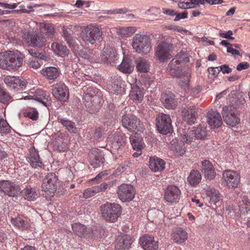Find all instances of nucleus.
Here are the masks:
<instances>
[{"instance_id": "obj_1", "label": "nucleus", "mask_w": 250, "mask_h": 250, "mask_svg": "<svg viewBox=\"0 0 250 250\" xmlns=\"http://www.w3.org/2000/svg\"><path fill=\"white\" fill-rule=\"evenodd\" d=\"M189 62V59L185 55L177 54L169 63L167 70L168 74L179 79V85L183 89H188L191 78L189 70L183 71L184 63Z\"/></svg>"}, {"instance_id": "obj_2", "label": "nucleus", "mask_w": 250, "mask_h": 250, "mask_svg": "<svg viewBox=\"0 0 250 250\" xmlns=\"http://www.w3.org/2000/svg\"><path fill=\"white\" fill-rule=\"evenodd\" d=\"M23 57L18 51L0 53V67L9 71L17 70L21 66Z\"/></svg>"}, {"instance_id": "obj_3", "label": "nucleus", "mask_w": 250, "mask_h": 250, "mask_svg": "<svg viewBox=\"0 0 250 250\" xmlns=\"http://www.w3.org/2000/svg\"><path fill=\"white\" fill-rule=\"evenodd\" d=\"M72 229L75 235L88 241L101 237L100 231L97 227L92 228L80 223H75L72 224Z\"/></svg>"}, {"instance_id": "obj_4", "label": "nucleus", "mask_w": 250, "mask_h": 250, "mask_svg": "<svg viewBox=\"0 0 250 250\" xmlns=\"http://www.w3.org/2000/svg\"><path fill=\"white\" fill-rule=\"evenodd\" d=\"M132 46L138 53L147 54L151 50L150 39L147 35L136 34L132 38Z\"/></svg>"}, {"instance_id": "obj_5", "label": "nucleus", "mask_w": 250, "mask_h": 250, "mask_svg": "<svg viewBox=\"0 0 250 250\" xmlns=\"http://www.w3.org/2000/svg\"><path fill=\"white\" fill-rule=\"evenodd\" d=\"M102 31L101 28L94 25H89L82 31V38L86 44H94L102 39Z\"/></svg>"}, {"instance_id": "obj_6", "label": "nucleus", "mask_w": 250, "mask_h": 250, "mask_svg": "<svg viewBox=\"0 0 250 250\" xmlns=\"http://www.w3.org/2000/svg\"><path fill=\"white\" fill-rule=\"evenodd\" d=\"M102 217L107 221L115 222L121 213V206L116 203H106L101 206Z\"/></svg>"}, {"instance_id": "obj_7", "label": "nucleus", "mask_w": 250, "mask_h": 250, "mask_svg": "<svg viewBox=\"0 0 250 250\" xmlns=\"http://www.w3.org/2000/svg\"><path fill=\"white\" fill-rule=\"evenodd\" d=\"M58 178L54 173H50L46 175L43 180L42 190L43 195L47 199H50L54 195L57 189Z\"/></svg>"}, {"instance_id": "obj_8", "label": "nucleus", "mask_w": 250, "mask_h": 250, "mask_svg": "<svg viewBox=\"0 0 250 250\" xmlns=\"http://www.w3.org/2000/svg\"><path fill=\"white\" fill-rule=\"evenodd\" d=\"M22 32V37L30 46L41 47L45 45V38L40 32H31L25 28Z\"/></svg>"}, {"instance_id": "obj_9", "label": "nucleus", "mask_w": 250, "mask_h": 250, "mask_svg": "<svg viewBox=\"0 0 250 250\" xmlns=\"http://www.w3.org/2000/svg\"><path fill=\"white\" fill-rule=\"evenodd\" d=\"M172 48V44L166 42H161L155 48L156 59L161 62H166L171 56Z\"/></svg>"}, {"instance_id": "obj_10", "label": "nucleus", "mask_w": 250, "mask_h": 250, "mask_svg": "<svg viewBox=\"0 0 250 250\" xmlns=\"http://www.w3.org/2000/svg\"><path fill=\"white\" fill-rule=\"evenodd\" d=\"M122 124L125 128L130 131L141 132L144 129V125L140 120L133 116H123Z\"/></svg>"}, {"instance_id": "obj_11", "label": "nucleus", "mask_w": 250, "mask_h": 250, "mask_svg": "<svg viewBox=\"0 0 250 250\" xmlns=\"http://www.w3.org/2000/svg\"><path fill=\"white\" fill-rule=\"evenodd\" d=\"M156 120L158 130L161 133L167 134L172 131L171 120L169 115L160 113Z\"/></svg>"}, {"instance_id": "obj_12", "label": "nucleus", "mask_w": 250, "mask_h": 250, "mask_svg": "<svg viewBox=\"0 0 250 250\" xmlns=\"http://www.w3.org/2000/svg\"><path fill=\"white\" fill-rule=\"evenodd\" d=\"M222 114L225 122L229 125L234 126L240 122L236 111L232 106L224 107Z\"/></svg>"}, {"instance_id": "obj_13", "label": "nucleus", "mask_w": 250, "mask_h": 250, "mask_svg": "<svg viewBox=\"0 0 250 250\" xmlns=\"http://www.w3.org/2000/svg\"><path fill=\"white\" fill-rule=\"evenodd\" d=\"M117 193L123 202H129L134 198L135 191L131 185L123 184L118 188Z\"/></svg>"}, {"instance_id": "obj_14", "label": "nucleus", "mask_w": 250, "mask_h": 250, "mask_svg": "<svg viewBox=\"0 0 250 250\" xmlns=\"http://www.w3.org/2000/svg\"><path fill=\"white\" fill-rule=\"evenodd\" d=\"M52 87V95L56 99L65 102L68 99V88L63 83H57L54 84Z\"/></svg>"}, {"instance_id": "obj_15", "label": "nucleus", "mask_w": 250, "mask_h": 250, "mask_svg": "<svg viewBox=\"0 0 250 250\" xmlns=\"http://www.w3.org/2000/svg\"><path fill=\"white\" fill-rule=\"evenodd\" d=\"M223 179L229 188L237 187L240 181V176L236 171L225 170L223 173Z\"/></svg>"}, {"instance_id": "obj_16", "label": "nucleus", "mask_w": 250, "mask_h": 250, "mask_svg": "<svg viewBox=\"0 0 250 250\" xmlns=\"http://www.w3.org/2000/svg\"><path fill=\"white\" fill-rule=\"evenodd\" d=\"M101 61L106 64L113 65L116 63L119 57L116 50L110 46H105L101 53Z\"/></svg>"}, {"instance_id": "obj_17", "label": "nucleus", "mask_w": 250, "mask_h": 250, "mask_svg": "<svg viewBox=\"0 0 250 250\" xmlns=\"http://www.w3.org/2000/svg\"><path fill=\"white\" fill-rule=\"evenodd\" d=\"M20 190V187L14 182L7 180L0 182V190L9 196H17Z\"/></svg>"}, {"instance_id": "obj_18", "label": "nucleus", "mask_w": 250, "mask_h": 250, "mask_svg": "<svg viewBox=\"0 0 250 250\" xmlns=\"http://www.w3.org/2000/svg\"><path fill=\"white\" fill-rule=\"evenodd\" d=\"M4 82L11 89L23 90L26 88L27 82L19 77L7 76L4 79Z\"/></svg>"}, {"instance_id": "obj_19", "label": "nucleus", "mask_w": 250, "mask_h": 250, "mask_svg": "<svg viewBox=\"0 0 250 250\" xmlns=\"http://www.w3.org/2000/svg\"><path fill=\"white\" fill-rule=\"evenodd\" d=\"M88 160L93 167H98L103 165L104 159L103 153L99 149L93 148L88 153Z\"/></svg>"}, {"instance_id": "obj_20", "label": "nucleus", "mask_w": 250, "mask_h": 250, "mask_svg": "<svg viewBox=\"0 0 250 250\" xmlns=\"http://www.w3.org/2000/svg\"><path fill=\"white\" fill-rule=\"evenodd\" d=\"M198 110L197 108L193 106L184 108L182 114L184 121L190 125L194 124L197 117Z\"/></svg>"}, {"instance_id": "obj_21", "label": "nucleus", "mask_w": 250, "mask_h": 250, "mask_svg": "<svg viewBox=\"0 0 250 250\" xmlns=\"http://www.w3.org/2000/svg\"><path fill=\"white\" fill-rule=\"evenodd\" d=\"M139 243L145 250H156L158 248V242L154 237L145 235L140 238Z\"/></svg>"}, {"instance_id": "obj_22", "label": "nucleus", "mask_w": 250, "mask_h": 250, "mask_svg": "<svg viewBox=\"0 0 250 250\" xmlns=\"http://www.w3.org/2000/svg\"><path fill=\"white\" fill-rule=\"evenodd\" d=\"M181 191L178 187L174 186H168L165 194V199L170 203L177 202L179 199Z\"/></svg>"}, {"instance_id": "obj_23", "label": "nucleus", "mask_w": 250, "mask_h": 250, "mask_svg": "<svg viewBox=\"0 0 250 250\" xmlns=\"http://www.w3.org/2000/svg\"><path fill=\"white\" fill-rule=\"evenodd\" d=\"M207 118L208 125L212 127H219L222 124V117L217 111H209L207 113Z\"/></svg>"}, {"instance_id": "obj_24", "label": "nucleus", "mask_w": 250, "mask_h": 250, "mask_svg": "<svg viewBox=\"0 0 250 250\" xmlns=\"http://www.w3.org/2000/svg\"><path fill=\"white\" fill-rule=\"evenodd\" d=\"M202 171L205 177L209 180L213 179L216 175L215 169L212 163L208 160H205L202 162Z\"/></svg>"}, {"instance_id": "obj_25", "label": "nucleus", "mask_w": 250, "mask_h": 250, "mask_svg": "<svg viewBox=\"0 0 250 250\" xmlns=\"http://www.w3.org/2000/svg\"><path fill=\"white\" fill-rule=\"evenodd\" d=\"M29 151V162L30 165L34 168H41L43 164L40 158L38 151L34 147L30 148Z\"/></svg>"}, {"instance_id": "obj_26", "label": "nucleus", "mask_w": 250, "mask_h": 250, "mask_svg": "<svg viewBox=\"0 0 250 250\" xmlns=\"http://www.w3.org/2000/svg\"><path fill=\"white\" fill-rule=\"evenodd\" d=\"M161 101L164 106L168 109H173L177 105L175 96L171 93H163L162 95Z\"/></svg>"}, {"instance_id": "obj_27", "label": "nucleus", "mask_w": 250, "mask_h": 250, "mask_svg": "<svg viewBox=\"0 0 250 250\" xmlns=\"http://www.w3.org/2000/svg\"><path fill=\"white\" fill-rule=\"evenodd\" d=\"M171 237L175 243L181 244L187 239L188 233L183 229L178 227L173 229Z\"/></svg>"}, {"instance_id": "obj_28", "label": "nucleus", "mask_w": 250, "mask_h": 250, "mask_svg": "<svg viewBox=\"0 0 250 250\" xmlns=\"http://www.w3.org/2000/svg\"><path fill=\"white\" fill-rule=\"evenodd\" d=\"M149 163L150 169L154 172L161 171L165 167V162L158 157H150Z\"/></svg>"}, {"instance_id": "obj_29", "label": "nucleus", "mask_w": 250, "mask_h": 250, "mask_svg": "<svg viewBox=\"0 0 250 250\" xmlns=\"http://www.w3.org/2000/svg\"><path fill=\"white\" fill-rule=\"evenodd\" d=\"M118 69L124 73H131L134 69L131 59L127 56H125L121 63L118 65Z\"/></svg>"}, {"instance_id": "obj_30", "label": "nucleus", "mask_w": 250, "mask_h": 250, "mask_svg": "<svg viewBox=\"0 0 250 250\" xmlns=\"http://www.w3.org/2000/svg\"><path fill=\"white\" fill-rule=\"evenodd\" d=\"M11 223L22 230L27 229L30 228L28 219L23 216H18L15 218H12Z\"/></svg>"}, {"instance_id": "obj_31", "label": "nucleus", "mask_w": 250, "mask_h": 250, "mask_svg": "<svg viewBox=\"0 0 250 250\" xmlns=\"http://www.w3.org/2000/svg\"><path fill=\"white\" fill-rule=\"evenodd\" d=\"M169 147L180 155H183L186 152V147L182 140L179 141L177 139H172L170 142Z\"/></svg>"}, {"instance_id": "obj_32", "label": "nucleus", "mask_w": 250, "mask_h": 250, "mask_svg": "<svg viewBox=\"0 0 250 250\" xmlns=\"http://www.w3.org/2000/svg\"><path fill=\"white\" fill-rule=\"evenodd\" d=\"M42 75L45 78L50 80H54L59 76V69L55 67H47L42 69L41 71Z\"/></svg>"}, {"instance_id": "obj_33", "label": "nucleus", "mask_w": 250, "mask_h": 250, "mask_svg": "<svg viewBox=\"0 0 250 250\" xmlns=\"http://www.w3.org/2000/svg\"><path fill=\"white\" fill-rule=\"evenodd\" d=\"M40 32L43 37L48 38H52L55 35V30L53 26L50 23H41L39 26Z\"/></svg>"}, {"instance_id": "obj_34", "label": "nucleus", "mask_w": 250, "mask_h": 250, "mask_svg": "<svg viewBox=\"0 0 250 250\" xmlns=\"http://www.w3.org/2000/svg\"><path fill=\"white\" fill-rule=\"evenodd\" d=\"M129 95L131 99L135 103H141L144 98L143 89L139 86L134 85L131 87Z\"/></svg>"}, {"instance_id": "obj_35", "label": "nucleus", "mask_w": 250, "mask_h": 250, "mask_svg": "<svg viewBox=\"0 0 250 250\" xmlns=\"http://www.w3.org/2000/svg\"><path fill=\"white\" fill-rule=\"evenodd\" d=\"M21 193L24 198L28 201H34L38 197V191L30 187L25 188Z\"/></svg>"}, {"instance_id": "obj_36", "label": "nucleus", "mask_w": 250, "mask_h": 250, "mask_svg": "<svg viewBox=\"0 0 250 250\" xmlns=\"http://www.w3.org/2000/svg\"><path fill=\"white\" fill-rule=\"evenodd\" d=\"M202 176L197 170H192L188 177V182L192 187H195L201 182Z\"/></svg>"}, {"instance_id": "obj_37", "label": "nucleus", "mask_w": 250, "mask_h": 250, "mask_svg": "<svg viewBox=\"0 0 250 250\" xmlns=\"http://www.w3.org/2000/svg\"><path fill=\"white\" fill-rule=\"evenodd\" d=\"M51 48L55 53L61 56H66L69 53V51L66 46L57 42L52 44Z\"/></svg>"}, {"instance_id": "obj_38", "label": "nucleus", "mask_w": 250, "mask_h": 250, "mask_svg": "<svg viewBox=\"0 0 250 250\" xmlns=\"http://www.w3.org/2000/svg\"><path fill=\"white\" fill-rule=\"evenodd\" d=\"M58 121L71 133L77 132V128L74 122L61 117H58Z\"/></svg>"}, {"instance_id": "obj_39", "label": "nucleus", "mask_w": 250, "mask_h": 250, "mask_svg": "<svg viewBox=\"0 0 250 250\" xmlns=\"http://www.w3.org/2000/svg\"><path fill=\"white\" fill-rule=\"evenodd\" d=\"M207 200L211 204H216L221 199V196L218 191L211 189L207 191Z\"/></svg>"}, {"instance_id": "obj_40", "label": "nucleus", "mask_w": 250, "mask_h": 250, "mask_svg": "<svg viewBox=\"0 0 250 250\" xmlns=\"http://www.w3.org/2000/svg\"><path fill=\"white\" fill-rule=\"evenodd\" d=\"M240 214H245L250 211V202L247 198L243 197L238 202Z\"/></svg>"}, {"instance_id": "obj_41", "label": "nucleus", "mask_w": 250, "mask_h": 250, "mask_svg": "<svg viewBox=\"0 0 250 250\" xmlns=\"http://www.w3.org/2000/svg\"><path fill=\"white\" fill-rule=\"evenodd\" d=\"M34 100L42 103L45 106H47L48 101V94L46 91L41 89H37L35 92Z\"/></svg>"}, {"instance_id": "obj_42", "label": "nucleus", "mask_w": 250, "mask_h": 250, "mask_svg": "<svg viewBox=\"0 0 250 250\" xmlns=\"http://www.w3.org/2000/svg\"><path fill=\"white\" fill-rule=\"evenodd\" d=\"M63 37L72 50L76 51L78 49V45L76 43L75 39L66 30L63 31Z\"/></svg>"}, {"instance_id": "obj_43", "label": "nucleus", "mask_w": 250, "mask_h": 250, "mask_svg": "<svg viewBox=\"0 0 250 250\" xmlns=\"http://www.w3.org/2000/svg\"><path fill=\"white\" fill-rule=\"evenodd\" d=\"M136 68L140 72H147L149 70V64L146 61L140 58L136 61Z\"/></svg>"}, {"instance_id": "obj_44", "label": "nucleus", "mask_w": 250, "mask_h": 250, "mask_svg": "<svg viewBox=\"0 0 250 250\" xmlns=\"http://www.w3.org/2000/svg\"><path fill=\"white\" fill-rule=\"evenodd\" d=\"M98 89L93 88V87H88L85 92V95L83 97L84 101L88 102L92 98H97L96 94L98 93Z\"/></svg>"}, {"instance_id": "obj_45", "label": "nucleus", "mask_w": 250, "mask_h": 250, "mask_svg": "<svg viewBox=\"0 0 250 250\" xmlns=\"http://www.w3.org/2000/svg\"><path fill=\"white\" fill-rule=\"evenodd\" d=\"M194 132L193 136L195 139H202L206 136V128L201 125L198 126L194 130H191Z\"/></svg>"}, {"instance_id": "obj_46", "label": "nucleus", "mask_w": 250, "mask_h": 250, "mask_svg": "<svg viewBox=\"0 0 250 250\" xmlns=\"http://www.w3.org/2000/svg\"><path fill=\"white\" fill-rule=\"evenodd\" d=\"M136 27L133 26L124 27L120 29L119 33L122 37H128L135 33Z\"/></svg>"}, {"instance_id": "obj_47", "label": "nucleus", "mask_w": 250, "mask_h": 250, "mask_svg": "<svg viewBox=\"0 0 250 250\" xmlns=\"http://www.w3.org/2000/svg\"><path fill=\"white\" fill-rule=\"evenodd\" d=\"M193 134L194 132L192 131L188 130L187 132H184L183 134H181L182 140L184 143H190L195 140Z\"/></svg>"}, {"instance_id": "obj_48", "label": "nucleus", "mask_w": 250, "mask_h": 250, "mask_svg": "<svg viewBox=\"0 0 250 250\" xmlns=\"http://www.w3.org/2000/svg\"><path fill=\"white\" fill-rule=\"evenodd\" d=\"M25 117H28L32 120H37L39 117V113L35 108H30L23 112Z\"/></svg>"}, {"instance_id": "obj_49", "label": "nucleus", "mask_w": 250, "mask_h": 250, "mask_svg": "<svg viewBox=\"0 0 250 250\" xmlns=\"http://www.w3.org/2000/svg\"><path fill=\"white\" fill-rule=\"evenodd\" d=\"M80 56L84 59L87 60L90 62L96 61L95 55L90 50H83L80 53Z\"/></svg>"}, {"instance_id": "obj_50", "label": "nucleus", "mask_w": 250, "mask_h": 250, "mask_svg": "<svg viewBox=\"0 0 250 250\" xmlns=\"http://www.w3.org/2000/svg\"><path fill=\"white\" fill-rule=\"evenodd\" d=\"M11 128L7 121L0 117V133H8L11 131Z\"/></svg>"}, {"instance_id": "obj_51", "label": "nucleus", "mask_w": 250, "mask_h": 250, "mask_svg": "<svg viewBox=\"0 0 250 250\" xmlns=\"http://www.w3.org/2000/svg\"><path fill=\"white\" fill-rule=\"evenodd\" d=\"M99 193L96 186L85 189L83 192V197L85 198H90Z\"/></svg>"}, {"instance_id": "obj_52", "label": "nucleus", "mask_w": 250, "mask_h": 250, "mask_svg": "<svg viewBox=\"0 0 250 250\" xmlns=\"http://www.w3.org/2000/svg\"><path fill=\"white\" fill-rule=\"evenodd\" d=\"M122 242L120 243V247L122 249H128L130 248L132 244V240L130 237H125L121 239Z\"/></svg>"}, {"instance_id": "obj_53", "label": "nucleus", "mask_w": 250, "mask_h": 250, "mask_svg": "<svg viewBox=\"0 0 250 250\" xmlns=\"http://www.w3.org/2000/svg\"><path fill=\"white\" fill-rule=\"evenodd\" d=\"M11 99V97L6 91L0 90V102L5 104L8 102Z\"/></svg>"}, {"instance_id": "obj_54", "label": "nucleus", "mask_w": 250, "mask_h": 250, "mask_svg": "<svg viewBox=\"0 0 250 250\" xmlns=\"http://www.w3.org/2000/svg\"><path fill=\"white\" fill-rule=\"evenodd\" d=\"M130 139L133 148L137 151H141V149L143 148L142 145L137 142L133 138H130Z\"/></svg>"}, {"instance_id": "obj_55", "label": "nucleus", "mask_w": 250, "mask_h": 250, "mask_svg": "<svg viewBox=\"0 0 250 250\" xmlns=\"http://www.w3.org/2000/svg\"><path fill=\"white\" fill-rule=\"evenodd\" d=\"M27 52L30 55L35 58L43 59L44 57L42 53L36 51L32 49L27 50Z\"/></svg>"}, {"instance_id": "obj_56", "label": "nucleus", "mask_w": 250, "mask_h": 250, "mask_svg": "<svg viewBox=\"0 0 250 250\" xmlns=\"http://www.w3.org/2000/svg\"><path fill=\"white\" fill-rule=\"evenodd\" d=\"M178 7L181 9H188V8H193L194 6H192L191 1L190 2H179L178 3Z\"/></svg>"}, {"instance_id": "obj_57", "label": "nucleus", "mask_w": 250, "mask_h": 250, "mask_svg": "<svg viewBox=\"0 0 250 250\" xmlns=\"http://www.w3.org/2000/svg\"><path fill=\"white\" fill-rule=\"evenodd\" d=\"M250 67V64L246 62H242L239 63L236 67V69L238 71H241L248 69Z\"/></svg>"}, {"instance_id": "obj_58", "label": "nucleus", "mask_w": 250, "mask_h": 250, "mask_svg": "<svg viewBox=\"0 0 250 250\" xmlns=\"http://www.w3.org/2000/svg\"><path fill=\"white\" fill-rule=\"evenodd\" d=\"M168 28L180 33H186L187 32V30L186 29H184L182 27L177 25H171L168 26Z\"/></svg>"}, {"instance_id": "obj_59", "label": "nucleus", "mask_w": 250, "mask_h": 250, "mask_svg": "<svg viewBox=\"0 0 250 250\" xmlns=\"http://www.w3.org/2000/svg\"><path fill=\"white\" fill-rule=\"evenodd\" d=\"M176 17L174 20V21H178L181 19H185L187 18L188 16V12L187 11H184L182 13H178L176 14Z\"/></svg>"}, {"instance_id": "obj_60", "label": "nucleus", "mask_w": 250, "mask_h": 250, "mask_svg": "<svg viewBox=\"0 0 250 250\" xmlns=\"http://www.w3.org/2000/svg\"><path fill=\"white\" fill-rule=\"evenodd\" d=\"M233 34L232 31L229 30L226 33L220 32L219 36L222 38L229 39H234L231 36Z\"/></svg>"}, {"instance_id": "obj_61", "label": "nucleus", "mask_w": 250, "mask_h": 250, "mask_svg": "<svg viewBox=\"0 0 250 250\" xmlns=\"http://www.w3.org/2000/svg\"><path fill=\"white\" fill-rule=\"evenodd\" d=\"M220 71H221L223 73H229L231 72L232 69L227 64H224L220 67Z\"/></svg>"}, {"instance_id": "obj_62", "label": "nucleus", "mask_w": 250, "mask_h": 250, "mask_svg": "<svg viewBox=\"0 0 250 250\" xmlns=\"http://www.w3.org/2000/svg\"><path fill=\"white\" fill-rule=\"evenodd\" d=\"M219 67H209L208 68V71L209 73L214 76H216L218 74L220 71Z\"/></svg>"}, {"instance_id": "obj_63", "label": "nucleus", "mask_w": 250, "mask_h": 250, "mask_svg": "<svg viewBox=\"0 0 250 250\" xmlns=\"http://www.w3.org/2000/svg\"><path fill=\"white\" fill-rule=\"evenodd\" d=\"M109 185H110V184L104 183H102L100 185L97 186L96 187L98 188V192H100L104 191L106 189H107V188L109 187Z\"/></svg>"}, {"instance_id": "obj_64", "label": "nucleus", "mask_w": 250, "mask_h": 250, "mask_svg": "<svg viewBox=\"0 0 250 250\" xmlns=\"http://www.w3.org/2000/svg\"><path fill=\"white\" fill-rule=\"evenodd\" d=\"M129 164V162L125 161L121 165L118 167L116 169L117 171L122 172L126 169L127 167H128V165Z\"/></svg>"}]
</instances>
